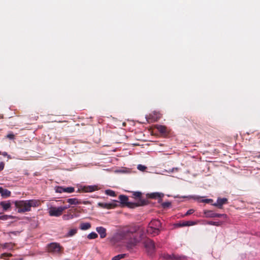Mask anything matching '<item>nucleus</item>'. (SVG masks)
<instances>
[{
    "label": "nucleus",
    "instance_id": "393cba45",
    "mask_svg": "<svg viewBox=\"0 0 260 260\" xmlns=\"http://www.w3.org/2000/svg\"><path fill=\"white\" fill-rule=\"evenodd\" d=\"M75 190V189L73 187H68L67 188H64V192H67L68 193L73 192Z\"/></svg>",
    "mask_w": 260,
    "mask_h": 260
},
{
    "label": "nucleus",
    "instance_id": "412c9836",
    "mask_svg": "<svg viewBox=\"0 0 260 260\" xmlns=\"http://www.w3.org/2000/svg\"><path fill=\"white\" fill-rule=\"evenodd\" d=\"M77 230L76 229H71L68 233L67 236L70 237L73 236L77 233Z\"/></svg>",
    "mask_w": 260,
    "mask_h": 260
},
{
    "label": "nucleus",
    "instance_id": "2f4dec72",
    "mask_svg": "<svg viewBox=\"0 0 260 260\" xmlns=\"http://www.w3.org/2000/svg\"><path fill=\"white\" fill-rule=\"evenodd\" d=\"M6 137H7V138H8L10 139H11V140L14 139V138H15V136L12 133L8 134Z\"/></svg>",
    "mask_w": 260,
    "mask_h": 260
},
{
    "label": "nucleus",
    "instance_id": "a878e982",
    "mask_svg": "<svg viewBox=\"0 0 260 260\" xmlns=\"http://www.w3.org/2000/svg\"><path fill=\"white\" fill-rule=\"evenodd\" d=\"M87 237L89 239H95L98 237V235L95 233H91L88 235Z\"/></svg>",
    "mask_w": 260,
    "mask_h": 260
},
{
    "label": "nucleus",
    "instance_id": "c85d7f7f",
    "mask_svg": "<svg viewBox=\"0 0 260 260\" xmlns=\"http://www.w3.org/2000/svg\"><path fill=\"white\" fill-rule=\"evenodd\" d=\"M164 258L167 259H172V258H175V259H178V257H175L174 254H173L172 255H169V254H166L164 256Z\"/></svg>",
    "mask_w": 260,
    "mask_h": 260
},
{
    "label": "nucleus",
    "instance_id": "e433bc0d",
    "mask_svg": "<svg viewBox=\"0 0 260 260\" xmlns=\"http://www.w3.org/2000/svg\"><path fill=\"white\" fill-rule=\"evenodd\" d=\"M210 200L209 199H206L205 200H204V202H206V203H209Z\"/></svg>",
    "mask_w": 260,
    "mask_h": 260
},
{
    "label": "nucleus",
    "instance_id": "4be33fe9",
    "mask_svg": "<svg viewBox=\"0 0 260 260\" xmlns=\"http://www.w3.org/2000/svg\"><path fill=\"white\" fill-rule=\"evenodd\" d=\"M12 254L10 253H4L1 254L0 258L6 259L7 257H11Z\"/></svg>",
    "mask_w": 260,
    "mask_h": 260
},
{
    "label": "nucleus",
    "instance_id": "6e6552de",
    "mask_svg": "<svg viewBox=\"0 0 260 260\" xmlns=\"http://www.w3.org/2000/svg\"><path fill=\"white\" fill-rule=\"evenodd\" d=\"M98 205L102 208H106L108 209H113L117 206V204L116 201L111 203H99Z\"/></svg>",
    "mask_w": 260,
    "mask_h": 260
},
{
    "label": "nucleus",
    "instance_id": "dca6fc26",
    "mask_svg": "<svg viewBox=\"0 0 260 260\" xmlns=\"http://www.w3.org/2000/svg\"><path fill=\"white\" fill-rule=\"evenodd\" d=\"M157 129L161 134H165L167 133V127L165 126L158 125Z\"/></svg>",
    "mask_w": 260,
    "mask_h": 260
},
{
    "label": "nucleus",
    "instance_id": "6ab92c4d",
    "mask_svg": "<svg viewBox=\"0 0 260 260\" xmlns=\"http://www.w3.org/2000/svg\"><path fill=\"white\" fill-rule=\"evenodd\" d=\"M125 254H119L113 257L112 260H120V259L124 258L125 256Z\"/></svg>",
    "mask_w": 260,
    "mask_h": 260
},
{
    "label": "nucleus",
    "instance_id": "f704fd0d",
    "mask_svg": "<svg viewBox=\"0 0 260 260\" xmlns=\"http://www.w3.org/2000/svg\"><path fill=\"white\" fill-rule=\"evenodd\" d=\"M4 164H0V171L4 169Z\"/></svg>",
    "mask_w": 260,
    "mask_h": 260
},
{
    "label": "nucleus",
    "instance_id": "473e14b6",
    "mask_svg": "<svg viewBox=\"0 0 260 260\" xmlns=\"http://www.w3.org/2000/svg\"><path fill=\"white\" fill-rule=\"evenodd\" d=\"M194 212V210L193 209H189L187 211V212L186 213L185 215H189L191 214H192Z\"/></svg>",
    "mask_w": 260,
    "mask_h": 260
},
{
    "label": "nucleus",
    "instance_id": "9b49d317",
    "mask_svg": "<svg viewBox=\"0 0 260 260\" xmlns=\"http://www.w3.org/2000/svg\"><path fill=\"white\" fill-rule=\"evenodd\" d=\"M99 189L98 186L96 185L88 186L84 187L83 190L85 192H90L98 190Z\"/></svg>",
    "mask_w": 260,
    "mask_h": 260
},
{
    "label": "nucleus",
    "instance_id": "c9c22d12",
    "mask_svg": "<svg viewBox=\"0 0 260 260\" xmlns=\"http://www.w3.org/2000/svg\"><path fill=\"white\" fill-rule=\"evenodd\" d=\"M3 155H4V156H7L8 157H10V156L9 155H8V154L6 153V152H3L2 153Z\"/></svg>",
    "mask_w": 260,
    "mask_h": 260
},
{
    "label": "nucleus",
    "instance_id": "b1692460",
    "mask_svg": "<svg viewBox=\"0 0 260 260\" xmlns=\"http://www.w3.org/2000/svg\"><path fill=\"white\" fill-rule=\"evenodd\" d=\"M106 193L111 197H115L116 196L115 192L114 191L110 189L106 190Z\"/></svg>",
    "mask_w": 260,
    "mask_h": 260
},
{
    "label": "nucleus",
    "instance_id": "f3484780",
    "mask_svg": "<svg viewBox=\"0 0 260 260\" xmlns=\"http://www.w3.org/2000/svg\"><path fill=\"white\" fill-rule=\"evenodd\" d=\"M91 225L89 223H82L80 225V229L82 230H86L89 229Z\"/></svg>",
    "mask_w": 260,
    "mask_h": 260
},
{
    "label": "nucleus",
    "instance_id": "4468645a",
    "mask_svg": "<svg viewBox=\"0 0 260 260\" xmlns=\"http://www.w3.org/2000/svg\"><path fill=\"white\" fill-rule=\"evenodd\" d=\"M227 202L226 199H219L217 201V203L215 204L214 205L218 207L219 208H221L223 204H225Z\"/></svg>",
    "mask_w": 260,
    "mask_h": 260
},
{
    "label": "nucleus",
    "instance_id": "ddd939ff",
    "mask_svg": "<svg viewBox=\"0 0 260 260\" xmlns=\"http://www.w3.org/2000/svg\"><path fill=\"white\" fill-rule=\"evenodd\" d=\"M96 231L102 238H105L106 236V229L105 228L99 227L96 229Z\"/></svg>",
    "mask_w": 260,
    "mask_h": 260
},
{
    "label": "nucleus",
    "instance_id": "a211bd4d",
    "mask_svg": "<svg viewBox=\"0 0 260 260\" xmlns=\"http://www.w3.org/2000/svg\"><path fill=\"white\" fill-rule=\"evenodd\" d=\"M205 213L207 215V216L209 217H216L215 213H213L211 211H207L205 212Z\"/></svg>",
    "mask_w": 260,
    "mask_h": 260
},
{
    "label": "nucleus",
    "instance_id": "f03ea898",
    "mask_svg": "<svg viewBox=\"0 0 260 260\" xmlns=\"http://www.w3.org/2000/svg\"><path fill=\"white\" fill-rule=\"evenodd\" d=\"M42 202L39 200L32 199L29 200L16 201L15 206L18 213H24L31 211V208L38 207L41 205Z\"/></svg>",
    "mask_w": 260,
    "mask_h": 260
},
{
    "label": "nucleus",
    "instance_id": "5701e85b",
    "mask_svg": "<svg viewBox=\"0 0 260 260\" xmlns=\"http://www.w3.org/2000/svg\"><path fill=\"white\" fill-rule=\"evenodd\" d=\"M55 191L58 193H62L64 192V188L61 186H57L55 188Z\"/></svg>",
    "mask_w": 260,
    "mask_h": 260
},
{
    "label": "nucleus",
    "instance_id": "bb28decb",
    "mask_svg": "<svg viewBox=\"0 0 260 260\" xmlns=\"http://www.w3.org/2000/svg\"><path fill=\"white\" fill-rule=\"evenodd\" d=\"M171 202H164L161 204V206L164 208H169L171 206Z\"/></svg>",
    "mask_w": 260,
    "mask_h": 260
},
{
    "label": "nucleus",
    "instance_id": "1a4fd4ad",
    "mask_svg": "<svg viewBox=\"0 0 260 260\" xmlns=\"http://www.w3.org/2000/svg\"><path fill=\"white\" fill-rule=\"evenodd\" d=\"M0 206L4 211H7L11 208V203L10 201H2L0 202Z\"/></svg>",
    "mask_w": 260,
    "mask_h": 260
},
{
    "label": "nucleus",
    "instance_id": "f8f14e48",
    "mask_svg": "<svg viewBox=\"0 0 260 260\" xmlns=\"http://www.w3.org/2000/svg\"><path fill=\"white\" fill-rule=\"evenodd\" d=\"M197 222L193 221H187L183 222L182 223H178L176 224L177 226H191L196 224Z\"/></svg>",
    "mask_w": 260,
    "mask_h": 260
},
{
    "label": "nucleus",
    "instance_id": "0eeeda50",
    "mask_svg": "<svg viewBox=\"0 0 260 260\" xmlns=\"http://www.w3.org/2000/svg\"><path fill=\"white\" fill-rule=\"evenodd\" d=\"M62 249V248L60 245L56 243H51L48 246V251L49 252L60 253Z\"/></svg>",
    "mask_w": 260,
    "mask_h": 260
},
{
    "label": "nucleus",
    "instance_id": "aec40b11",
    "mask_svg": "<svg viewBox=\"0 0 260 260\" xmlns=\"http://www.w3.org/2000/svg\"><path fill=\"white\" fill-rule=\"evenodd\" d=\"M162 194L159 193H153L150 194V198H160Z\"/></svg>",
    "mask_w": 260,
    "mask_h": 260
},
{
    "label": "nucleus",
    "instance_id": "9d476101",
    "mask_svg": "<svg viewBox=\"0 0 260 260\" xmlns=\"http://www.w3.org/2000/svg\"><path fill=\"white\" fill-rule=\"evenodd\" d=\"M0 193L3 198H7L10 197L11 195V192L6 189H4L3 187H0Z\"/></svg>",
    "mask_w": 260,
    "mask_h": 260
},
{
    "label": "nucleus",
    "instance_id": "4c0bfd02",
    "mask_svg": "<svg viewBox=\"0 0 260 260\" xmlns=\"http://www.w3.org/2000/svg\"><path fill=\"white\" fill-rule=\"evenodd\" d=\"M15 260H23V258H18V259H16Z\"/></svg>",
    "mask_w": 260,
    "mask_h": 260
},
{
    "label": "nucleus",
    "instance_id": "72a5a7b5",
    "mask_svg": "<svg viewBox=\"0 0 260 260\" xmlns=\"http://www.w3.org/2000/svg\"><path fill=\"white\" fill-rule=\"evenodd\" d=\"M216 217H224V218H226V214H220L215 213Z\"/></svg>",
    "mask_w": 260,
    "mask_h": 260
},
{
    "label": "nucleus",
    "instance_id": "c756f323",
    "mask_svg": "<svg viewBox=\"0 0 260 260\" xmlns=\"http://www.w3.org/2000/svg\"><path fill=\"white\" fill-rule=\"evenodd\" d=\"M141 196L142 193L140 192H134L133 193V196L135 198H140Z\"/></svg>",
    "mask_w": 260,
    "mask_h": 260
},
{
    "label": "nucleus",
    "instance_id": "58836bf2",
    "mask_svg": "<svg viewBox=\"0 0 260 260\" xmlns=\"http://www.w3.org/2000/svg\"><path fill=\"white\" fill-rule=\"evenodd\" d=\"M1 154V152L0 151V154Z\"/></svg>",
    "mask_w": 260,
    "mask_h": 260
},
{
    "label": "nucleus",
    "instance_id": "39448f33",
    "mask_svg": "<svg viewBox=\"0 0 260 260\" xmlns=\"http://www.w3.org/2000/svg\"><path fill=\"white\" fill-rule=\"evenodd\" d=\"M66 209H67V207L51 206L49 208V214L51 216H59L62 215L63 211Z\"/></svg>",
    "mask_w": 260,
    "mask_h": 260
},
{
    "label": "nucleus",
    "instance_id": "cd10ccee",
    "mask_svg": "<svg viewBox=\"0 0 260 260\" xmlns=\"http://www.w3.org/2000/svg\"><path fill=\"white\" fill-rule=\"evenodd\" d=\"M222 222L218 221V222H214V221H210L208 222V224L210 225H214L216 226H219L222 224Z\"/></svg>",
    "mask_w": 260,
    "mask_h": 260
},
{
    "label": "nucleus",
    "instance_id": "2eb2a0df",
    "mask_svg": "<svg viewBox=\"0 0 260 260\" xmlns=\"http://www.w3.org/2000/svg\"><path fill=\"white\" fill-rule=\"evenodd\" d=\"M67 202L71 205H78L81 203V202L76 198L69 199Z\"/></svg>",
    "mask_w": 260,
    "mask_h": 260
},
{
    "label": "nucleus",
    "instance_id": "7ed1b4c3",
    "mask_svg": "<svg viewBox=\"0 0 260 260\" xmlns=\"http://www.w3.org/2000/svg\"><path fill=\"white\" fill-rule=\"evenodd\" d=\"M161 223L158 220H152L149 223L147 229V232L149 235L152 236L158 235L160 232Z\"/></svg>",
    "mask_w": 260,
    "mask_h": 260
},
{
    "label": "nucleus",
    "instance_id": "f257e3e1",
    "mask_svg": "<svg viewBox=\"0 0 260 260\" xmlns=\"http://www.w3.org/2000/svg\"><path fill=\"white\" fill-rule=\"evenodd\" d=\"M121 235L125 239L129 238L127 247L132 248L137 245L141 240L142 231L136 226H125L122 230Z\"/></svg>",
    "mask_w": 260,
    "mask_h": 260
},
{
    "label": "nucleus",
    "instance_id": "20e7f679",
    "mask_svg": "<svg viewBox=\"0 0 260 260\" xmlns=\"http://www.w3.org/2000/svg\"><path fill=\"white\" fill-rule=\"evenodd\" d=\"M143 244L148 255L152 256L155 254L156 252L155 244L152 240L147 238L144 240Z\"/></svg>",
    "mask_w": 260,
    "mask_h": 260
},
{
    "label": "nucleus",
    "instance_id": "7c9ffc66",
    "mask_svg": "<svg viewBox=\"0 0 260 260\" xmlns=\"http://www.w3.org/2000/svg\"><path fill=\"white\" fill-rule=\"evenodd\" d=\"M146 167L144 166L139 165L138 166V169L141 171H145L146 169Z\"/></svg>",
    "mask_w": 260,
    "mask_h": 260
},
{
    "label": "nucleus",
    "instance_id": "423d86ee",
    "mask_svg": "<svg viewBox=\"0 0 260 260\" xmlns=\"http://www.w3.org/2000/svg\"><path fill=\"white\" fill-rule=\"evenodd\" d=\"M119 199L120 201L121 204L122 205V206H126L130 208H134L140 206L139 204L129 202L128 198L126 196L120 195Z\"/></svg>",
    "mask_w": 260,
    "mask_h": 260
}]
</instances>
